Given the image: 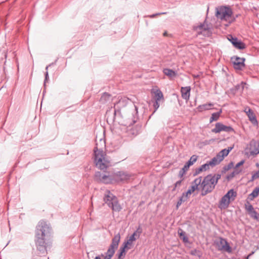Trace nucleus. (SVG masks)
Returning a JSON list of instances; mask_svg holds the SVG:
<instances>
[{
    "label": "nucleus",
    "mask_w": 259,
    "mask_h": 259,
    "mask_svg": "<svg viewBox=\"0 0 259 259\" xmlns=\"http://www.w3.org/2000/svg\"><path fill=\"white\" fill-rule=\"evenodd\" d=\"M228 39L232 42L236 48L240 50L245 49V44L241 41L239 40L237 38L233 37L232 35H230L228 37Z\"/></svg>",
    "instance_id": "nucleus-16"
},
{
    "label": "nucleus",
    "mask_w": 259,
    "mask_h": 259,
    "mask_svg": "<svg viewBox=\"0 0 259 259\" xmlns=\"http://www.w3.org/2000/svg\"><path fill=\"white\" fill-rule=\"evenodd\" d=\"M183 180H184V179H181L180 180L177 181L175 184V186H174V189H172V191H175L177 188H179L181 187L182 182Z\"/></svg>",
    "instance_id": "nucleus-38"
},
{
    "label": "nucleus",
    "mask_w": 259,
    "mask_h": 259,
    "mask_svg": "<svg viewBox=\"0 0 259 259\" xmlns=\"http://www.w3.org/2000/svg\"><path fill=\"white\" fill-rule=\"evenodd\" d=\"M189 167L190 166L188 165V164L186 163L181 170L186 172L189 169Z\"/></svg>",
    "instance_id": "nucleus-41"
},
{
    "label": "nucleus",
    "mask_w": 259,
    "mask_h": 259,
    "mask_svg": "<svg viewBox=\"0 0 259 259\" xmlns=\"http://www.w3.org/2000/svg\"><path fill=\"white\" fill-rule=\"evenodd\" d=\"M191 193H189V191H187L185 193H183V194H182V196L183 197H185V198L187 200L188 198L189 197V196L191 195Z\"/></svg>",
    "instance_id": "nucleus-40"
},
{
    "label": "nucleus",
    "mask_w": 259,
    "mask_h": 259,
    "mask_svg": "<svg viewBox=\"0 0 259 259\" xmlns=\"http://www.w3.org/2000/svg\"><path fill=\"white\" fill-rule=\"evenodd\" d=\"M114 180L116 182H122L128 180L131 175L124 171H118L113 175Z\"/></svg>",
    "instance_id": "nucleus-15"
},
{
    "label": "nucleus",
    "mask_w": 259,
    "mask_h": 259,
    "mask_svg": "<svg viewBox=\"0 0 259 259\" xmlns=\"http://www.w3.org/2000/svg\"><path fill=\"white\" fill-rule=\"evenodd\" d=\"M215 16L222 21L228 23L227 25L234 22L238 15L234 16L232 9L227 6H221L216 8Z\"/></svg>",
    "instance_id": "nucleus-3"
},
{
    "label": "nucleus",
    "mask_w": 259,
    "mask_h": 259,
    "mask_svg": "<svg viewBox=\"0 0 259 259\" xmlns=\"http://www.w3.org/2000/svg\"><path fill=\"white\" fill-rule=\"evenodd\" d=\"M259 195V187H256L248 197L250 200H253L254 198L257 197Z\"/></svg>",
    "instance_id": "nucleus-27"
},
{
    "label": "nucleus",
    "mask_w": 259,
    "mask_h": 259,
    "mask_svg": "<svg viewBox=\"0 0 259 259\" xmlns=\"http://www.w3.org/2000/svg\"><path fill=\"white\" fill-rule=\"evenodd\" d=\"M201 177H199L196 179H195L191 183V186L189 188L188 191H189V193H191L192 194L195 190L198 189V186L200 185L201 183Z\"/></svg>",
    "instance_id": "nucleus-18"
},
{
    "label": "nucleus",
    "mask_w": 259,
    "mask_h": 259,
    "mask_svg": "<svg viewBox=\"0 0 259 259\" xmlns=\"http://www.w3.org/2000/svg\"><path fill=\"white\" fill-rule=\"evenodd\" d=\"M96 146L94 148V152L96 151H105L106 149L105 141L104 139L100 138L96 140Z\"/></svg>",
    "instance_id": "nucleus-17"
},
{
    "label": "nucleus",
    "mask_w": 259,
    "mask_h": 259,
    "mask_svg": "<svg viewBox=\"0 0 259 259\" xmlns=\"http://www.w3.org/2000/svg\"><path fill=\"white\" fill-rule=\"evenodd\" d=\"M221 177L220 174L208 175L204 177L200 184L202 188L201 195L204 196L212 192Z\"/></svg>",
    "instance_id": "nucleus-2"
},
{
    "label": "nucleus",
    "mask_w": 259,
    "mask_h": 259,
    "mask_svg": "<svg viewBox=\"0 0 259 259\" xmlns=\"http://www.w3.org/2000/svg\"><path fill=\"white\" fill-rule=\"evenodd\" d=\"M210 167V165H209L208 162H207L206 163L202 165L201 166L196 169L195 175H198L201 171H206V170L209 169Z\"/></svg>",
    "instance_id": "nucleus-23"
},
{
    "label": "nucleus",
    "mask_w": 259,
    "mask_h": 259,
    "mask_svg": "<svg viewBox=\"0 0 259 259\" xmlns=\"http://www.w3.org/2000/svg\"><path fill=\"white\" fill-rule=\"evenodd\" d=\"M233 147H229L228 149H224L221 150L218 154V155L220 158L221 160H223L225 157L228 155L229 153L232 150Z\"/></svg>",
    "instance_id": "nucleus-22"
},
{
    "label": "nucleus",
    "mask_w": 259,
    "mask_h": 259,
    "mask_svg": "<svg viewBox=\"0 0 259 259\" xmlns=\"http://www.w3.org/2000/svg\"><path fill=\"white\" fill-rule=\"evenodd\" d=\"M253 252H252V253L249 254V255L248 256L247 258H248L249 256H250L252 254H253Z\"/></svg>",
    "instance_id": "nucleus-49"
},
{
    "label": "nucleus",
    "mask_w": 259,
    "mask_h": 259,
    "mask_svg": "<svg viewBox=\"0 0 259 259\" xmlns=\"http://www.w3.org/2000/svg\"><path fill=\"white\" fill-rule=\"evenodd\" d=\"M126 248H124V246H122L120 247L119 249V253L118 254V259H123L125 255V250Z\"/></svg>",
    "instance_id": "nucleus-33"
},
{
    "label": "nucleus",
    "mask_w": 259,
    "mask_h": 259,
    "mask_svg": "<svg viewBox=\"0 0 259 259\" xmlns=\"http://www.w3.org/2000/svg\"><path fill=\"white\" fill-rule=\"evenodd\" d=\"M250 155H256L259 154V141L252 140L248 148Z\"/></svg>",
    "instance_id": "nucleus-14"
},
{
    "label": "nucleus",
    "mask_w": 259,
    "mask_h": 259,
    "mask_svg": "<svg viewBox=\"0 0 259 259\" xmlns=\"http://www.w3.org/2000/svg\"><path fill=\"white\" fill-rule=\"evenodd\" d=\"M194 29L198 34H202L205 36H209L211 34V27L204 22L203 24L194 27Z\"/></svg>",
    "instance_id": "nucleus-9"
},
{
    "label": "nucleus",
    "mask_w": 259,
    "mask_h": 259,
    "mask_svg": "<svg viewBox=\"0 0 259 259\" xmlns=\"http://www.w3.org/2000/svg\"><path fill=\"white\" fill-rule=\"evenodd\" d=\"M178 234L181 237L184 242H188V238L185 235V232L181 229L178 230Z\"/></svg>",
    "instance_id": "nucleus-31"
},
{
    "label": "nucleus",
    "mask_w": 259,
    "mask_h": 259,
    "mask_svg": "<svg viewBox=\"0 0 259 259\" xmlns=\"http://www.w3.org/2000/svg\"><path fill=\"white\" fill-rule=\"evenodd\" d=\"M152 95L151 102L154 108L155 112L159 107L160 102H163L164 98L162 92L157 88L154 87L151 91Z\"/></svg>",
    "instance_id": "nucleus-6"
},
{
    "label": "nucleus",
    "mask_w": 259,
    "mask_h": 259,
    "mask_svg": "<svg viewBox=\"0 0 259 259\" xmlns=\"http://www.w3.org/2000/svg\"><path fill=\"white\" fill-rule=\"evenodd\" d=\"M48 79V72L47 71L46 73V77H45V81H47Z\"/></svg>",
    "instance_id": "nucleus-46"
},
{
    "label": "nucleus",
    "mask_w": 259,
    "mask_h": 259,
    "mask_svg": "<svg viewBox=\"0 0 259 259\" xmlns=\"http://www.w3.org/2000/svg\"><path fill=\"white\" fill-rule=\"evenodd\" d=\"M248 213L249 214L251 218H253L255 220H258L259 214L255 210H254V209Z\"/></svg>",
    "instance_id": "nucleus-36"
},
{
    "label": "nucleus",
    "mask_w": 259,
    "mask_h": 259,
    "mask_svg": "<svg viewBox=\"0 0 259 259\" xmlns=\"http://www.w3.org/2000/svg\"><path fill=\"white\" fill-rule=\"evenodd\" d=\"M163 73L165 75L170 77V79L176 75L175 72L169 69H164L163 70Z\"/></svg>",
    "instance_id": "nucleus-30"
},
{
    "label": "nucleus",
    "mask_w": 259,
    "mask_h": 259,
    "mask_svg": "<svg viewBox=\"0 0 259 259\" xmlns=\"http://www.w3.org/2000/svg\"><path fill=\"white\" fill-rule=\"evenodd\" d=\"M222 161V160H221L220 158L217 154L215 157H213L211 160L208 162L209 163V165H210V167H213L216 165L219 164Z\"/></svg>",
    "instance_id": "nucleus-24"
},
{
    "label": "nucleus",
    "mask_w": 259,
    "mask_h": 259,
    "mask_svg": "<svg viewBox=\"0 0 259 259\" xmlns=\"http://www.w3.org/2000/svg\"><path fill=\"white\" fill-rule=\"evenodd\" d=\"M245 162L244 160H242L239 162L237 163L234 167V171L233 172V175H237L240 173L241 171V169H239V167L242 165Z\"/></svg>",
    "instance_id": "nucleus-28"
},
{
    "label": "nucleus",
    "mask_w": 259,
    "mask_h": 259,
    "mask_svg": "<svg viewBox=\"0 0 259 259\" xmlns=\"http://www.w3.org/2000/svg\"><path fill=\"white\" fill-rule=\"evenodd\" d=\"M251 110H252L249 107H246L244 110V111L247 114L248 112H249Z\"/></svg>",
    "instance_id": "nucleus-44"
},
{
    "label": "nucleus",
    "mask_w": 259,
    "mask_h": 259,
    "mask_svg": "<svg viewBox=\"0 0 259 259\" xmlns=\"http://www.w3.org/2000/svg\"><path fill=\"white\" fill-rule=\"evenodd\" d=\"M138 229L135 231L131 236L129 237L126 241H125L122 246H124V248H126V249H130L133 246V243L134 241L136 240L137 238H139L141 233V231H138Z\"/></svg>",
    "instance_id": "nucleus-11"
},
{
    "label": "nucleus",
    "mask_w": 259,
    "mask_h": 259,
    "mask_svg": "<svg viewBox=\"0 0 259 259\" xmlns=\"http://www.w3.org/2000/svg\"><path fill=\"white\" fill-rule=\"evenodd\" d=\"M186 201H187V199L185 198V197H183L182 195V196L180 198L179 201L177 202V206H176L177 209H178L179 207V206L182 204V203H183Z\"/></svg>",
    "instance_id": "nucleus-37"
},
{
    "label": "nucleus",
    "mask_w": 259,
    "mask_h": 259,
    "mask_svg": "<svg viewBox=\"0 0 259 259\" xmlns=\"http://www.w3.org/2000/svg\"><path fill=\"white\" fill-rule=\"evenodd\" d=\"M233 162H231L228 165V169H229V168H231L232 167H233Z\"/></svg>",
    "instance_id": "nucleus-45"
},
{
    "label": "nucleus",
    "mask_w": 259,
    "mask_h": 259,
    "mask_svg": "<svg viewBox=\"0 0 259 259\" xmlns=\"http://www.w3.org/2000/svg\"><path fill=\"white\" fill-rule=\"evenodd\" d=\"M191 88L190 87H182L181 94L182 98L186 101L189 99L190 95Z\"/></svg>",
    "instance_id": "nucleus-20"
},
{
    "label": "nucleus",
    "mask_w": 259,
    "mask_h": 259,
    "mask_svg": "<svg viewBox=\"0 0 259 259\" xmlns=\"http://www.w3.org/2000/svg\"><path fill=\"white\" fill-rule=\"evenodd\" d=\"M113 99L111 98V95L107 93H104L102 95L100 102L101 104H105L108 103H110Z\"/></svg>",
    "instance_id": "nucleus-21"
},
{
    "label": "nucleus",
    "mask_w": 259,
    "mask_h": 259,
    "mask_svg": "<svg viewBox=\"0 0 259 259\" xmlns=\"http://www.w3.org/2000/svg\"><path fill=\"white\" fill-rule=\"evenodd\" d=\"M258 178H259V171H257L252 174L251 181H253L254 180L258 179Z\"/></svg>",
    "instance_id": "nucleus-39"
},
{
    "label": "nucleus",
    "mask_w": 259,
    "mask_h": 259,
    "mask_svg": "<svg viewBox=\"0 0 259 259\" xmlns=\"http://www.w3.org/2000/svg\"><path fill=\"white\" fill-rule=\"evenodd\" d=\"M48 67H49V66H47L46 67V69L47 70H48Z\"/></svg>",
    "instance_id": "nucleus-50"
},
{
    "label": "nucleus",
    "mask_w": 259,
    "mask_h": 259,
    "mask_svg": "<svg viewBox=\"0 0 259 259\" xmlns=\"http://www.w3.org/2000/svg\"><path fill=\"white\" fill-rule=\"evenodd\" d=\"M212 133L217 134L221 132L227 133L234 132V129L231 126H227L223 124L221 122H217L215 125V127L211 130Z\"/></svg>",
    "instance_id": "nucleus-10"
},
{
    "label": "nucleus",
    "mask_w": 259,
    "mask_h": 259,
    "mask_svg": "<svg viewBox=\"0 0 259 259\" xmlns=\"http://www.w3.org/2000/svg\"><path fill=\"white\" fill-rule=\"evenodd\" d=\"M221 249L226 251L228 252H231L232 249L229 243L225 239L221 238L220 240Z\"/></svg>",
    "instance_id": "nucleus-19"
},
{
    "label": "nucleus",
    "mask_w": 259,
    "mask_h": 259,
    "mask_svg": "<svg viewBox=\"0 0 259 259\" xmlns=\"http://www.w3.org/2000/svg\"><path fill=\"white\" fill-rule=\"evenodd\" d=\"M52 229L46 222L40 221L36 227L35 243L37 248L40 252L45 253L47 246L51 242Z\"/></svg>",
    "instance_id": "nucleus-1"
},
{
    "label": "nucleus",
    "mask_w": 259,
    "mask_h": 259,
    "mask_svg": "<svg viewBox=\"0 0 259 259\" xmlns=\"http://www.w3.org/2000/svg\"><path fill=\"white\" fill-rule=\"evenodd\" d=\"M237 196V192L233 189L230 190L221 199L219 207L221 209L227 208L231 201H234Z\"/></svg>",
    "instance_id": "nucleus-7"
},
{
    "label": "nucleus",
    "mask_w": 259,
    "mask_h": 259,
    "mask_svg": "<svg viewBox=\"0 0 259 259\" xmlns=\"http://www.w3.org/2000/svg\"><path fill=\"white\" fill-rule=\"evenodd\" d=\"M245 208L246 211L249 213L250 212L254 210V208L252 206V205L248 202L247 201L245 204Z\"/></svg>",
    "instance_id": "nucleus-35"
},
{
    "label": "nucleus",
    "mask_w": 259,
    "mask_h": 259,
    "mask_svg": "<svg viewBox=\"0 0 259 259\" xmlns=\"http://www.w3.org/2000/svg\"><path fill=\"white\" fill-rule=\"evenodd\" d=\"M104 201L113 211H119L122 208L117 197L109 191L107 190L105 192Z\"/></svg>",
    "instance_id": "nucleus-5"
},
{
    "label": "nucleus",
    "mask_w": 259,
    "mask_h": 259,
    "mask_svg": "<svg viewBox=\"0 0 259 259\" xmlns=\"http://www.w3.org/2000/svg\"><path fill=\"white\" fill-rule=\"evenodd\" d=\"M163 35H164V36H166V32H164V33H163Z\"/></svg>",
    "instance_id": "nucleus-48"
},
{
    "label": "nucleus",
    "mask_w": 259,
    "mask_h": 259,
    "mask_svg": "<svg viewBox=\"0 0 259 259\" xmlns=\"http://www.w3.org/2000/svg\"><path fill=\"white\" fill-rule=\"evenodd\" d=\"M95 176L97 180L106 184L112 183L114 179L113 176L104 175L99 171L96 172Z\"/></svg>",
    "instance_id": "nucleus-12"
},
{
    "label": "nucleus",
    "mask_w": 259,
    "mask_h": 259,
    "mask_svg": "<svg viewBox=\"0 0 259 259\" xmlns=\"http://www.w3.org/2000/svg\"><path fill=\"white\" fill-rule=\"evenodd\" d=\"M94 161L96 166L102 170L106 169L110 165V158L105 151H94Z\"/></svg>",
    "instance_id": "nucleus-4"
},
{
    "label": "nucleus",
    "mask_w": 259,
    "mask_h": 259,
    "mask_svg": "<svg viewBox=\"0 0 259 259\" xmlns=\"http://www.w3.org/2000/svg\"><path fill=\"white\" fill-rule=\"evenodd\" d=\"M198 156L195 155H192L189 161L186 163L190 166L193 165L197 160Z\"/></svg>",
    "instance_id": "nucleus-34"
},
{
    "label": "nucleus",
    "mask_w": 259,
    "mask_h": 259,
    "mask_svg": "<svg viewBox=\"0 0 259 259\" xmlns=\"http://www.w3.org/2000/svg\"><path fill=\"white\" fill-rule=\"evenodd\" d=\"M231 61L235 69L241 70L244 67V58L234 56L231 58Z\"/></svg>",
    "instance_id": "nucleus-13"
},
{
    "label": "nucleus",
    "mask_w": 259,
    "mask_h": 259,
    "mask_svg": "<svg viewBox=\"0 0 259 259\" xmlns=\"http://www.w3.org/2000/svg\"><path fill=\"white\" fill-rule=\"evenodd\" d=\"M213 106V104L211 103L205 104L203 105H199L197 109L199 111L202 112L205 110H209Z\"/></svg>",
    "instance_id": "nucleus-26"
},
{
    "label": "nucleus",
    "mask_w": 259,
    "mask_h": 259,
    "mask_svg": "<svg viewBox=\"0 0 259 259\" xmlns=\"http://www.w3.org/2000/svg\"><path fill=\"white\" fill-rule=\"evenodd\" d=\"M221 112L222 111L221 110L219 112L212 113L210 118V122H211L213 121H217L219 119Z\"/></svg>",
    "instance_id": "nucleus-32"
},
{
    "label": "nucleus",
    "mask_w": 259,
    "mask_h": 259,
    "mask_svg": "<svg viewBox=\"0 0 259 259\" xmlns=\"http://www.w3.org/2000/svg\"><path fill=\"white\" fill-rule=\"evenodd\" d=\"M94 259H101V258L100 256H96Z\"/></svg>",
    "instance_id": "nucleus-47"
},
{
    "label": "nucleus",
    "mask_w": 259,
    "mask_h": 259,
    "mask_svg": "<svg viewBox=\"0 0 259 259\" xmlns=\"http://www.w3.org/2000/svg\"><path fill=\"white\" fill-rule=\"evenodd\" d=\"M165 14V13H156V14H153V15H150L149 17L150 18H154L156 16L160 15L161 14Z\"/></svg>",
    "instance_id": "nucleus-43"
},
{
    "label": "nucleus",
    "mask_w": 259,
    "mask_h": 259,
    "mask_svg": "<svg viewBox=\"0 0 259 259\" xmlns=\"http://www.w3.org/2000/svg\"><path fill=\"white\" fill-rule=\"evenodd\" d=\"M185 172L181 170L179 173V177L181 179H184L183 176L185 174Z\"/></svg>",
    "instance_id": "nucleus-42"
},
{
    "label": "nucleus",
    "mask_w": 259,
    "mask_h": 259,
    "mask_svg": "<svg viewBox=\"0 0 259 259\" xmlns=\"http://www.w3.org/2000/svg\"><path fill=\"white\" fill-rule=\"evenodd\" d=\"M246 114L249 118V120L251 122V123L255 125L257 124V121L256 120V116L253 112L252 111V110H251Z\"/></svg>",
    "instance_id": "nucleus-25"
},
{
    "label": "nucleus",
    "mask_w": 259,
    "mask_h": 259,
    "mask_svg": "<svg viewBox=\"0 0 259 259\" xmlns=\"http://www.w3.org/2000/svg\"><path fill=\"white\" fill-rule=\"evenodd\" d=\"M118 101L116 103H114V105L116 106H124L126 105V103L128 101V99L125 98V97H120L119 98V97L118 98Z\"/></svg>",
    "instance_id": "nucleus-29"
},
{
    "label": "nucleus",
    "mask_w": 259,
    "mask_h": 259,
    "mask_svg": "<svg viewBox=\"0 0 259 259\" xmlns=\"http://www.w3.org/2000/svg\"><path fill=\"white\" fill-rule=\"evenodd\" d=\"M120 240L119 233L116 234L112 239V243L109 246L103 259H111L113 256L115 250L118 248Z\"/></svg>",
    "instance_id": "nucleus-8"
}]
</instances>
